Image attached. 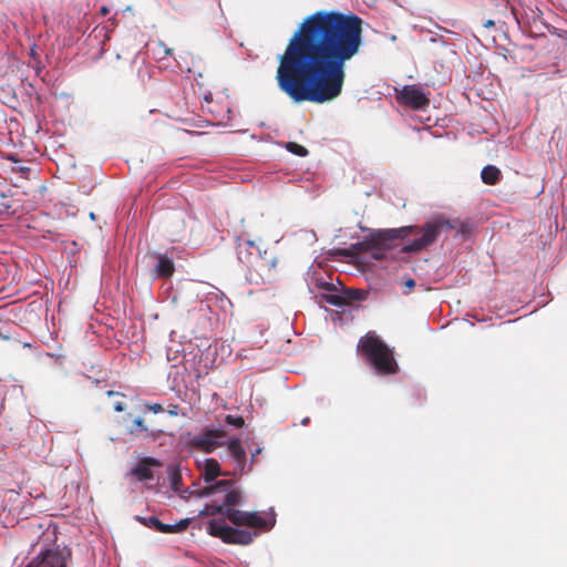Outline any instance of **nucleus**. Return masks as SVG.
Here are the masks:
<instances>
[{
	"label": "nucleus",
	"mask_w": 567,
	"mask_h": 567,
	"mask_svg": "<svg viewBox=\"0 0 567 567\" xmlns=\"http://www.w3.org/2000/svg\"><path fill=\"white\" fill-rule=\"evenodd\" d=\"M362 24L359 16L337 10L308 16L279 56V89L296 103L336 100L342 92L346 63L360 52Z\"/></svg>",
	"instance_id": "nucleus-1"
},
{
	"label": "nucleus",
	"mask_w": 567,
	"mask_h": 567,
	"mask_svg": "<svg viewBox=\"0 0 567 567\" xmlns=\"http://www.w3.org/2000/svg\"><path fill=\"white\" fill-rule=\"evenodd\" d=\"M198 494L212 498L210 503L200 511L199 515L202 516L221 514L236 526L256 527L264 530H269L275 526L276 519L272 512L261 514L233 508L241 503L243 495L231 481H217L203 487Z\"/></svg>",
	"instance_id": "nucleus-2"
},
{
	"label": "nucleus",
	"mask_w": 567,
	"mask_h": 567,
	"mask_svg": "<svg viewBox=\"0 0 567 567\" xmlns=\"http://www.w3.org/2000/svg\"><path fill=\"white\" fill-rule=\"evenodd\" d=\"M456 229L457 234L465 235L468 231L466 224L456 219H447L436 216L429 219L423 226H405L391 229H379L371 235V244L380 249H390L396 239H404L413 234L414 238L401 247L405 254L419 252L431 246L442 234Z\"/></svg>",
	"instance_id": "nucleus-3"
},
{
	"label": "nucleus",
	"mask_w": 567,
	"mask_h": 567,
	"mask_svg": "<svg viewBox=\"0 0 567 567\" xmlns=\"http://www.w3.org/2000/svg\"><path fill=\"white\" fill-rule=\"evenodd\" d=\"M185 445L189 450L210 454L218 447L226 446V460L233 463V474H244L246 468V450L236 436L227 439L223 427L205 426L197 433L188 432L184 435Z\"/></svg>",
	"instance_id": "nucleus-4"
},
{
	"label": "nucleus",
	"mask_w": 567,
	"mask_h": 567,
	"mask_svg": "<svg viewBox=\"0 0 567 567\" xmlns=\"http://www.w3.org/2000/svg\"><path fill=\"white\" fill-rule=\"evenodd\" d=\"M238 260L247 267L246 279L250 285L259 286L270 280L276 266L275 257L268 256L254 240L238 239Z\"/></svg>",
	"instance_id": "nucleus-5"
},
{
	"label": "nucleus",
	"mask_w": 567,
	"mask_h": 567,
	"mask_svg": "<svg viewBox=\"0 0 567 567\" xmlns=\"http://www.w3.org/2000/svg\"><path fill=\"white\" fill-rule=\"evenodd\" d=\"M358 349L378 374L395 372L396 362L391 350L375 334L368 333L362 338Z\"/></svg>",
	"instance_id": "nucleus-6"
},
{
	"label": "nucleus",
	"mask_w": 567,
	"mask_h": 567,
	"mask_svg": "<svg viewBox=\"0 0 567 567\" xmlns=\"http://www.w3.org/2000/svg\"><path fill=\"white\" fill-rule=\"evenodd\" d=\"M207 532L227 544L249 545L258 535L246 529L229 526L225 518H213L207 523Z\"/></svg>",
	"instance_id": "nucleus-7"
},
{
	"label": "nucleus",
	"mask_w": 567,
	"mask_h": 567,
	"mask_svg": "<svg viewBox=\"0 0 567 567\" xmlns=\"http://www.w3.org/2000/svg\"><path fill=\"white\" fill-rule=\"evenodd\" d=\"M308 289L319 302L324 301L338 308L346 307V297L341 295V289L339 290L333 282L324 278L311 277L308 280Z\"/></svg>",
	"instance_id": "nucleus-8"
},
{
	"label": "nucleus",
	"mask_w": 567,
	"mask_h": 567,
	"mask_svg": "<svg viewBox=\"0 0 567 567\" xmlns=\"http://www.w3.org/2000/svg\"><path fill=\"white\" fill-rule=\"evenodd\" d=\"M395 92L398 102L413 110H422L430 104V99L425 92L415 84L404 85Z\"/></svg>",
	"instance_id": "nucleus-9"
},
{
	"label": "nucleus",
	"mask_w": 567,
	"mask_h": 567,
	"mask_svg": "<svg viewBox=\"0 0 567 567\" xmlns=\"http://www.w3.org/2000/svg\"><path fill=\"white\" fill-rule=\"evenodd\" d=\"M27 567H66V557L59 550H45L34 557Z\"/></svg>",
	"instance_id": "nucleus-10"
},
{
	"label": "nucleus",
	"mask_w": 567,
	"mask_h": 567,
	"mask_svg": "<svg viewBox=\"0 0 567 567\" xmlns=\"http://www.w3.org/2000/svg\"><path fill=\"white\" fill-rule=\"evenodd\" d=\"M200 476L206 483L214 484L215 480L221 474L220 465L215 458H205L199 463Z\"/></svg>",
	"instance_id": "nucleus-11"
},
{
	"label": "nucleus",
	"mask_w": 567,
	"mask_h": 567,
	"mask_svg": "<svg viewBox=\"0 0 567 567\" xmlns=\"http://www.w3.org/2000/svg\"><path fill=\"white\" fill-rule=\"evenodd\" d=\"M151 465H158V462L152 457H147L132 470V474L135 475L140 482L150 481L153 478Z\"/></svg>",
	"instance_id": "nucleus-12"
},
{
	"label": "nucleus",
	"mask_w": 567,
	"mask_h": 567,
	"mask_svg": "<svg viewBox=\"0 0 567 567\" xmlns=\"http://www.w3.org/2000/svg\"><path fill=\"white\" fill-rule=\"evenodd\" d=\"M157 264L154 272L156 277H171L174 274L175 267L173 260L166 255L156 254Z\"/></svg>",
	"instance_id": "nucleus-13"
},
{
	"label": "nucleus",
	"mask_w": 567,
	"mask_h": 567,
	"mask_svg": "<svg viewBox=\"0 0 567 567\" xmlns=\"http://www.w3.org/2000/svg\"><path fill=\"white\" fill-rule=\"evenodd\" d=\"M501 171L493 165L485 166L481 172V178L486 185H495L501 179Z\"/></svg>",
	"instance_id": "nucleus-14"
},
{
	"label": "nucleus",
	"mask_w": 567,
	"mask_h": 567,
	"mask_svg": "<svg viewBox=\"0 0 567 567\" xmlns=\"http://www.w3.org/2000/svg\"><path fill=\"white\" fill-rule=\"evenodd\" d=\"M189 524V519H182L178 523L175 524H161L159 533L164 534H173V533H179L187 528Z\"/></svg>",
	"instance_id": "nucleus-15"
},
{
	"label": "nucleus",
	"mask_w": 567,
	"mask_h": 567,
	"mask_svg": "<svg viewBox=\"0 0 567 567\" xmlns=\"http://www.w3.org/2000/svg\"><path fill=\"white\" fill-rule=\"evenodd\" d=\"M341 295L346 297V306L350 300H363L364 298V292L355 289L341 288Z\"/></svg>",
	"instance_id": "nucleus-16"
},
{
	"label": "nucleus",
	"mask_w": 567,
	"mask_h": 567,
	"mask_svg": "<svg viewBox=\"0 0 567 567\" xmlns=\"http://www.w3.org/2000/svg\"><path fill=\"white\" fill-rule=\"evenodd\" d=\"M136 519L140 520L143 525L159 532L162 522L156 516H148V517L136 516Z\"/></svg>",
	"instance_id": "nucleus-17"
},
{
	"label": "nucleus",
	"mask_w": 567,
	"mask_h": 567,
	"mask_svg": "<svg viewBox=\"0 0 567 567\" xmlns=\"http://www.w3.org/2000/svg\"><path fill=\"white\" fill-rule=\"evenodd\" d=\"M286 150L295 155H298V156H307L308 155V150L300 145V144H297L295 142H288L286 143Z\"/></svg>",
	"instance_id": "nucleus-18"
},
{
	"label": "nucleus",
	"mask_w": 567,
	"mask_h": 567,
	"mask_svg": "<svg viewBox=\"0 0 567 567\" xmlns=\"http://www.w3.org/2000/svg\"><path fill=\"white\" fill-rule=\"evenodd\" d=\"M225 421L228 425L239 429L244 425V419L241 416L226 415Z\"/></svg>",
	"instance_id": "nucleus-19"
},
{
	"label": "nucleus",
	"mask_w": 567,
	"mask_h": 567,
	"mask_svg": "<svg viewBox=\"0 0 567 567\" xmlns=\"http://www.w3.org/2000/svg\"><path fill=\"white\" fill-rule=\"evenodd\" d=\"M154 53L158 59H164L165 56L171 54V50L166 48L163 43H158L157 48L154 49Z\"/></svg>",
	"instance_id": "nucleus-20"
},
{
	"label": "nucleus",
	"mask_w": 567,
	"mask_h": 567,
	"mask_svg": "<svg viewBox=\"0 0 567 567\" xmlns=\"http://www.w3.org/2000/svg\"><path fill=\"white\" fill-rule=\"evenodd\" d=\"M134 425H135V429H132L130 430V433H135L136 431H141V432H147V427L144 425V421L142 417H137L134 420Z\"/></svg>",
	"instance_id": "nucleus-21"
},
{
	"label": "nucleus",
	"mask_w": 567,
	"mask_h": 567,
	"mask_svg": "<svg viewBox=\"0 0 567 567\" xmlns=\"http://www.w3.org/2000/svg\"><path fill=\"white\" fill-rule=\"evenodd\" d=\"M171 482H172L173 489L174 491H178V484L181 482L179 474H177L176 472H172V474H171Z\"/></svg>",
	"instance_id": "nucleus-22"
},
{
	"label": "nucleus",
	"mask_w": 567,
	"mask_h": 567,
	"mask_svg": "<svg viewBox=\"0 0 567 567\" xmlns=\"http://www.w3.org/2000/svg\"><path fill=\"white\" fill-rule=\"evenodd\" d=\"M332 257H334L336 255H339V256H350V252L348 249H333L329 252Z\"/></svg>",
	"instance_id": "nucleus-23"
},
{
	"label": "nucleus",
	"mask_w": 567,
	"mask_h": 567,
	"mask_svg": "<svg viewBox=\"0 0 567 567\" xmlns=\"http://www.w3.org/2000/svg\"><path fill=\"white\" fill-rule=\"evenodd\" d=\"M147 409L154 413H159V412H163V410H164L163 406L158 403L147 405Z\"/></svg>",
	"instance_id": "nucleus-24"
},
{
	"label": "nucleus",
	"mask_w": 567,
	"mask_h": 567,
	"mask_svg": "<svg viewBox=\"0 0 567 567\" xmlns=\"http://www.w3.org/2000/svg\"><path fill=\"white\" fill-rule=\"evenodd\" d=\"M260 452H261V449H257V450L252 453V455H251V462H250V464H249L248 466L246 465L245 472H249V471H251V465H252V463H254V461H255V457H256V455H258Z\"/></svg>",
	"instance_id": "nucleus-25"
},
{
	"label": "nucleus",
	"mask_w": 567,
	"mask_h": 567,
	"mask_svg": "<svg viewBox=\"0 0 567 567\" xmlns=\"http://www.w3.org/2000/svg\"><path fill=\"white\" fill-rule=\"evenodd\" d=\"M114 410H115L116 412H123V411L125 410V405H124V403H123V402H121V401L115 402V403H114Z\"/></svg>",
	"instance_id": "nucleus-26"
},
{
	"label": "nucleus",
	"mask_w": 567,
	"mask_h": 567,
	"mask_svg": "<svg viewBox=\"0 0 567 567\" xmlns=\"http://www.w3.org/2000/svg\"><path fill=\"white\" fill-rule=\"evenodd\" d=\"M564 41V61L567 63V32L563 37Z\"/></svg>",
	"instance_id": "nucleus-27"
},
{
	"label": "nucleus",
	"mask_w": 567,
	"mask_h": 567,
	"mask_svg": "<svg viewBox=\"0 0 567 567\" xmlns=\"http://www.w3.org/2000/svg\"><path fill=\"white\" fill-rule=\"evenodd\" d=\"M168 413L173 416L178 414V405H173L169 408Z\"/></svg>",
	"instance_id": "nucleus-28"
},
{
	"label": "nucleus",
	"mask_w": 567,
	"mask_h": 567,
	"mask_svg": "<svg viewBox=\"0 0 567 567\" xmlns=\"http://www.w3.org/2000/svg\"><path fill=\"white\" fill-rule=\"evenodd\" d=\"M494 24H495V23H494V21H493V20H486V21L484 22V27H485V28H492V27H494Z\"/></svg>",
	"instance_id": "nucleus-29"
},
{
	"label": "nucleus",
	"mask_w": 567,
	"mask_h": 567,
	"mask_svg": "<svg viewBox=\"0 0 567 567\" xmlns=\"http://www.w3.org/2000/svg\"><path fill=\"white\" fill-rule=\"evenodd\" d=\"M100 12L102 16H106L109 13V8L103 6V7H101Z\"/></svg>",
	"instance_id": "nucleus-30"
},
{
	"label": "nucleus",
	"mask_w": 567,
	"mask_h": 567,
	"mask_svg": "<svg viewBox=\"0 0 567 567\" xmlns=\"http://www.w3.org/2000/svg\"><path fill=\"white\" fill-rule=\"evenodd\" d=\"M414 285H415V282H414V280H413V279H409V280H406V282H405V286H406L408 288H413V287H414Z\"/></svg>",
	"instance_id": "nucleus-31"
},
{
	"label": "nucleus",
	"mask_w": 567,
	"mask_h": 567,
	"mask_svg": "<svg viewBox=\"0 0 567 567\" xmlns=\"http://www.w3.org/2000/svg\"><path fill=\"white\" fill-rule=\"evenodd\" d=\"M118 393L117 392H114V391H107V395L111 396V395H117Z\"/></svg>",
	"instance_id": "nucleus-32"
},
{
	"label": "nucleus",
	"mask_w": 567,
	"mask_h": 567,
	"mask_svg": "<svg viewBox=\"0 0 567 567\" xmlns=\"http://www.w3.org/2000/svg\"><path fill=\"white\" fill-rule=\"evenodd\" d=\"M308 422H309V417H305V419L302 420V422H301V423H302L303 425H306Z\"/></svg>",
	"instance_id": "nucleus-33"
},
{
	"label": "nucleus",
	"mask_w": 567,
	"mask_h": 567,
	"mask_svg": "<svg viewBox=\"0 0 567 567\" xmlns=\"http://www.w3.org/2000/svg\"><path fill=\"white\" fill-rule=\"evenodd\" d=\"M439 39L437 38H431V42H437Z\"/></svg>",
	"instance_id": "nucleus-34"
},
{
	"label": "nucleus",
	"mask_w": 567,
	"mask_h": 567,
	"mask_svg": "<svg viewBox=\"0 0 567 567\" xmlns=\"http://www.w3.org/2000/svg\"><path fill=\"white\" fill-rule=\"evenodd\" d=\"M377 259H380L381 258V255H378V254H374L373 255Z\"/></svg>",
	"instance_id": "nucleus-35"
},
{
	"label": "nucleus",
	"mask_w": 567,
	"mask_h": 567,
	"mask_svg": "<svg viewBox=\"0 0 567 567\" xmlns=\"http://www.w3.org/2000/svg\"><path fill=\"white\" fill-rule=\"evenodd\" d=\"M94 217H95V216H94V214H93V213H91V214H90V218L94 219Z\"/></svg>",
	"instance_id": "nucleus-36"
},
{
	"label": "nucleus",
	"mask_w": 567,
	"mask_h": 567,
	"mask_svg": "<svg viewBox=\"0 0 567 567\" xmlns=\"http://www.w3.org/2000/svg\"><path fill=\"white\" fill-rule=\"evenodd\" d=\"M0 337L3 339H8V336H2L1 333H0Z\"/></svg>",
	"instance_id": "nucleus-37"
}]
</instances>
